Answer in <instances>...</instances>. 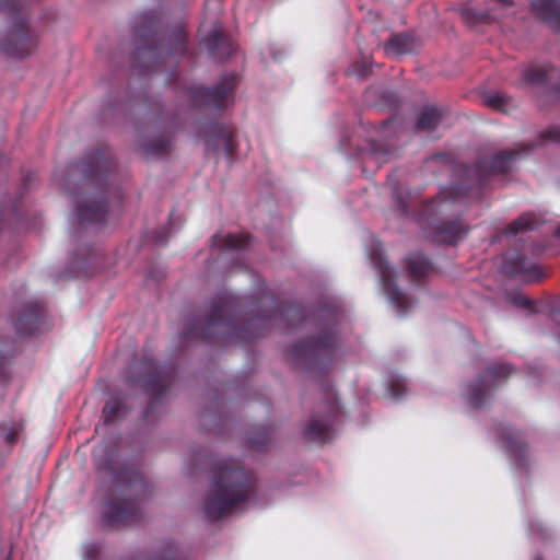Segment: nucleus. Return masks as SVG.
<instances>
[{
  "label": "nucleus",
  "instance_id": "f257e3e1",
  "mask_svg": "<svg viewBox=\"0 0 560 560\" xmlns=\"http://www.w3.org/2000/svg\"><path fill=\"white\" fill-rule=\"evenodd\" d=\"M520 153L518 150H503L492 156L478 159L471 166L456 164L454 156L450 153H436L427 158L424 162H442L454 172L456 182L441 191V195L444 199L455 202L462 198H480L489 177L509 173Z\"/></svg>",
  "mask_w": 560,
  "mask_h": 560
},
{
  "label": "nucleus",
  "instance_id": "f03ea898",
  "mask_svg": "<svg viewBox=\"0 0 560 560\" xmlns=\"http://www.w3.org/2000/svg\"><path fill=\"white\" fill-rule=\"evenodd\" d=\"M366 252L378 271L383 290L389 302L398 311H407L420 289V252L412 250L406 254L400 261L398 271L387 264L383 245L374 236H370Z\"/></svg>",
  "mask_w": 560,
  "mask_h": 560
},
{
  "label": "nucleus",
  "instance_id": "7ed1b4c3",
  "mask_svg": "<svg viewBox=\"0 0 560 560\" xmlns=\"http://www.w3.org/2000/svg\"><path fill=\"white\" fill-rule=\"evenodd\" d=\"M255 479L237 463H221L214 469L203 510L210 520H219L240 508L254 494Z\"/></svg>",
  "mask_w": 560,
  "mask_h": 560
},
{
  "label": "nucleus",
  "instance_id": "20e7f679",
  "mask_svg": "<svg viewBox=\"0 0 560 560\" xmlns=\"http://www.w3.org/2000/svg\"><path fill=\"white\" fill-rule=\"evenodd\" d=\"M513 372V366L508 363H494L489 365L483 373L467 387L466 396L470 406L474 408L482 407L491 390L506 381Z\"/></svg>",
  "mask_w": 560,
  "mask_h": 560
},
{
  "label": "nucleus",
  "instance_id": "39448f33",
  "mask_svg": "<svg viewBox=\"0 0 560 560\" xmlns=\"http://www.w3.org/2000/svg\"><path fill=\"white\" fill-rule=\"evenodd\" d=\"M35 43L36 35L30 30L24 15H21L12 19L1 48L9 56L23 58L30 54Z\"/></svg>",
  "mask_w": 560,
  "mask_h": 560
},
{
  "label": "nucleus",
  "instance_id": "423d86ee",
  "mask_svg": "<svg viewBox=\"0 0 560 560\" xmlns=\"http://www.w3.org/2000/svg\"><path fill=\"white\" fill-rule=\"evenodd\" d=\"M471 226L462 218L455 217L436 221L425 231L427 238L438 245L456 246L467 237Z\"/></svg>",
  "mask_w": 560,
  "mask_h": 560
},
{
  "label": "nucleus",
  "instance_id": "0eeeda50",
  "mask_svg": "<svg viewBox=\"0 0 560 560\" xmlns=\"http://www.w3.org/2000/svg\"><path fill=\"white\" fill-rule=\"evenodd\" d=\"M420 192L417 185L400 182L394 190V211L404 221L417 222Z\"/></svg>",
  "mask_w": 560,
  "mask_h": 560
},
{
  "label": "nucleus",
  "instance_id": "6e6552de",
  "mask_svg": "<svg viewBox=\"0 0 560 560\" xmlns=\"http://www.w3.org/2000/svg\"><path fill=\"white\" fill-rule=\"evenodd\" d=\"M233 89L234 78L225 75L213 89L200 88L196 90L194 102L199 106L222 108L230 103Z\"/></svg>",
  "mask_w": 560,
  "mask_h": 560
},
{
  "label": "nucleus",
  "instance_id": "1a4fd4ad",
  "mask_svg": "<svg viewBox=\"0 0 560 560\" xmlns=\"http://www.w3.org/2000/svg\"><path fill=\"white\" fill-rule=\"evenodd\" d=\"M139 513V503L129 494H115L106 504L104 516L110 524H125L133 521Z\"/></svg>",
  "mask_w": 560,
  "mask_h": 560
},
{
  "label": "nucleus",
  "instance_id": "9d476101",
  "mask_svg": "<svg viewBox=\"0 0 560 560\" xmlns=\"http://www.w3.org/2000/svg\"><path fill=\"white\" fill-rule=\"evenodd\" d=\"M503 271L526 282L538 281L542 277L539 267L523 255L505 259Z\"/></svg>",
  "mask_w": 560,
  "mask_h": 560
},
{
  "label": "nucleus",
  "instance_id": "9b49d317",
  "mask_svg": "<svg viewBox=\"0 0 560 560\" xmlns=\"http://www.w3.org/2000/svg\"><path fill=\"white\" fill-rule=\"evenodd\" d=\"M336 345V338L332 335H324L315 340L303 342L294 348L295 358H306L308 360L318 359L326 354Z\"/></svg>",
  "mask_w": 560,
  "mask_h": 560
},
{
  "label": "nucleus",
  "instance_id": "f8f14e48",
  "mask_svg": "<svg viewBox=\"0 0 560 560\" xmlns=\"http://www.w3.org/2000/svg\"><path fill=\"white\" fill-rule=\"evenodd\" d=\"M75 213L80 222H100L105 213V203L96 198L78 199Z\"/></svg>",
  "mask_w": 560,
  "mask_h": 560
},
{
  "label": "nucleus",
  "instance_id": "ddd939ff",
  "mask_svg": "<svg viewBox=\"0 0 560 560\" xmlns=\"http://www.w3.org/2000/svg\"><path fill=\"white\" fill-rule=\"evenodd\" d=\"M500 440L504 447L518 467H524V460L527 454V445L521 440L518 432L512 429H504L500 433Z\"/></svg>",
  "mask_w": 560,
  "mask_h": 560
},
{
  "label": "nucleus",
  "instance_id": "4468645a",
  "mask_svg": "<svg viewBox=\"0 0 560 560\" xmlns=\"http://www.w3.org/2000/svg\"><path fill=\"white\" fill-rule=\"evenodd\" d=\"M532 10L552 28L560 30V0H533Z\"/></svg>",
  "mask_w": 560,
  "mask_h": 560
},
{
  "label": "nucleus",
  "instance_id": "2eb2a0df",
  "mask_svg": "<svg viewBox=\"0 0 560 560\" xmlns=\"http://www.w3.org/2000/svg\"><path fill=\"white\" fill-rule=\"evenodd\" d=\"M558 75V70L547 65H530L523 72V79L528 84L547 85L551 83Z\"/></svg>",
  "mask_w": 560,
  "mask_h": 560
},
{
  "label": "nucleus",
  "instance_id": "dca6fc26",
  "mask_svg": "<svg viewBox=\"0 0 560 560\" xmlns=\"http://www.w3.org/2000/svg\"><path fill=\"white\" fill-rule=\"evenodd\" d=\"M446 114L445 108L434 103H422V132L435 130Z\"/></svg>",
  "mask_w": 560,
  "mask_h": 560
},
{
  "label": "nucleus",
  "instance_id": "f3484780",
  "mask_svg": "<svg viewBox=\"0 0 560 560\" xmlns=\"http://www.w3.org/2000/svg\"><path fill=\"white\" fill-rule=\"evenodd\" d=\"M540 223V219L535 213H523L505 228L504 233L510 236H515L518 233L538 229Z\"/></svg>",
  "mask_w": 560,
  "mask_h": 560
},
{
  "label": "nucleus",
  "instance_id": "a211bd4d",
  "mask_svg": "<svg viewBox=\"0 0 560 560\" xmlns=\"http://www.w3.org/2000/svg\"><path fill=\"white\" fill-rule=\"evenodd\" d=\"M305 435L310 440L323 443L330 438V427L326 420L312 419L305 428Z\"/></svg>",
  "mask_w": 560,
  "mask_h": 560
},
{
  "label": "nucleus",
  "instance_id": "6ab92c4d",
  "mask_svg": "<svg viewBox=\"0 0 560 560\" xmlns=\"http://www.w3.org/2000/svg\"><path fill=\"white\" fill-rule=\"evenodd\" d=\"M412 40L407 34H398L392 36L389 42L384 46V50L388 56L399 57L410 50Z\"/></svg>",
  "mask_w": 560,
  "mask_h": 560
},
{
  "label": "nucleus",
  "instance_id": "aec40b11",
  "mask_svg": "<svg viewBox=\"0 0 560 560\" xmlns=\"http://www.w3.org/2000/svg\"><path fill=\"white\" fill-rule=\"evenodd\" d=\"M483 103L488 107L502 113H508L509 109L513 106L512 97L501 92H492L485 95Z\"/></svg>",
  "mask_w": 560,
  "mask_h": 560
},
{
  "label": "nucleus",
  "instance_id": "412c9836",
  "mask_svg": "<svg viewBox=\"0 0 560 560\" xmlns=\"http://www.w3.org/2000/svg\"><path fill=\"white\" fill-rule=\"evenodd\" d=\"M462 18L463 21L468 26H476L478 24H490L492 21V15L487 11H477L472 8H464L462 9Z\"/></svg>",
  "mask_w": 560,
  "mask_h": 560
},
{
  "label": "nucleus",
  "instance_id": "4be33fe9",
  "mask_svg": "<svg viewBox=\"0 0 560 560\" xmlns=\"http://www.w3.org/2000/svg\"><path fill=\"white\" fill-rule=\"evenodd\" d=\"M170 145V138L161 135L156 136L149 140H143L141 142V148L145 153L149 154H160L164 152Z\"/></svg>",
  "mask_w": 560,
  "mask_h": 560
},
{
  "label": "nucleus",
  "instance_id": "5701e85b",
  "mask_svg": "<svg viewBox=\"0 0 560 560\" xmlns=\"http://www.w3.org/2000/svg\"><path fill=\"white\" fill-rule=\"evenodd\" d=\"M217 141L219 144H224L222 155L226 159H231L236 150V144L232 132L225 128H221L217 132Z\"/></svg>",
  "mask_w": 560,
  "mask_h": 560
},
{
  "label": "nucleus",
  "instance_id": "b1692460",
  "mask_svg": "<svg viewBox=\"0 0 560 560\" xmlns=\"http://www.w3.org/2000/svg\"><path fill=\"white\" fill-rule=\"evenodd\" d=\"M388 151L382 145L372 144L369 151H365L362 155L363 161L366 162H375L376 164L384 163L387 160Z\"/></svg>",
  "mask_w": 560,
  "mask_h": 560
},
{
  "label": "nucleus",
  "instance_id": "393cba45",
  "mask_svg": "<svg viewBox=\"0 0 560 560\" xmlns=\"http://www.w3.org/2000/svg\"><path fill=\"white\" fill-rule=\"evenodd\" d=\"M222 245L228 249H243L248 245V238L244 235L229 234L224 237Z\"/></svg>",
  "mask_w": 560,
  "mask_h": 560
},
{
  "label": "nucleus",
  "instance_id": "a878e982",
  "mask_svg": "<svg viewBox=\"0 0 560 560\" xmlns=\"http://www.w3.org/2000/svg\"><path fill=\"white\" fill-rule=\"evenodd\" d=\"M408 393L407 384L401 380L394 381L388 387V394L392 400L399 401L401 400Z\"/></svg>",
  "mask_w": 560,
  "mask_h": 560
},
{
  "label": "nucleus",
  "instance_id": "bb28decb",
  "mask_svg": "<svg viewBox=\"0 0 560 560\" xmlns=\"http://www.w3.org/2000/svg\"><path fill=\"white\" fill-rule=\"evenodd\" d=\"M510 301L516 307L527 310L532 313L535 312V302L523 293L517 292L512 294Z\"/></svg>",
  "mask_w": 560,
  "mask_h": 560
},
{
  "label": "nucleus",
  "instance_id": "cd10ccee",
  "mask_svg": "<svg viewBox=\"0 0 560 560\" xmlns=\"http://www.w3.org/2000/svg\"><path fill=\"white\" fill-rule=\"evenodd\" d=\"M222 28L220 25H214L208 37L205 39L207 47L211 51H215L222 42Z\"/></svg>",
  "mask_w": 560,
  "mask_h": 560
},
{
  "label": "nucleus",
  "instance_id": "c85d7f7f",
  "mask_svg": "<svg viewBox=\"0 0 560 560\" xmlns=\"http://www.w3.org/2000/svg\"><path fill=\"white\" fill-rule=\"evenodd\" d=\"M549 142L560 144V127H552L542 131L538 142L535 145H544Z\"/></svg>",
  "mask_w": 560,
  "mask_h": 560
},
{
  "label": "nucleus",
  "instance_id": "c756f323",
  "mask_svg": "<svg viewBox=\"0 0 560 560\" xmlns=\"http://www.w3.org/2000/svg\"><path fill=\"white\" fill-rule=\"evenodd\" d=\"M119 404L117 401H108L104 409L103 415L105 417L106 421H110L115 418L116 413L118 412Z\"/></svg>",
  "mask_w": 560,
  "mask_h": 560
},
{
  "label": "nucleus",
  "instance_id": "7c9ffc66",
  "mask_svg": "<svg viewBox=\"0 0 560 560\" xmlns=\"http://www.w3.org/2000/svg\"><path fill=\"white\" fill-rule=\"evenodd\" d=\"M207 149L212 150L218 153V155H222L224 150V144H219L217 141V133L210 135L206 140Z\"/></svg>",
  "mask_w": 560,
  "mask_h": 560
},
{
  "label": "nucleus",
  "instance_id": "2f4dec72",
  "mask_svg": "<svg viewBox=\"0 0 560 560\" xmlns=\"http://www.w3.org/2000/svg\"><path fill=\"white\" fill-rule=\"evenodd\" d=\"M83 559L95 560L98 552V547L95 544H88L83 547Z\"/></svg>",
  "mask_w": 560,
  "mask_h": 560
},
{
  "label": "nucleus",
  "instance_id": "473e14b6",
  "mask_svg": "<svg viewBox=\"0 0 560 560\" xmlns=\"http://www.w3.org/2000/svg\"><path fill=\"white\" fill-rule=\"evenodd\" d=\"M421 268H422V279L424 278V276L430 271L431 269V262L424 257L422 256V265H421Z\"/></svg>",
  "mask_w": 560,
  "mask_h": 560
},
{
  "label": "nucleus",
  "instance_id": "72a5a7b5",
  "mask_svg": "<svg viewBox=\"0 0 560 560\" xmlns=\"http://www.w3.org/2000/svg\"><path fill=\"white\" fill-rule=\"evenodd\" d=\"M552 316L556 322H560V311L553 312Z\"/></svg>",
  "mask_w": 560,
  "mask_h": 560
},
{
  "label": "nucleus",
  "instance_id": "f704fd0d",
  "mask_svg": "<svg viewBox=\"0 0 560 560\" xmlns=\"http://www.w3.org/2000/svg\"><path fill=\"white\" fill-rule=\"evenodd\" d=\"M184 39H185L184 34H179V35H178V38H177L178 44H183V43H184Z\"/></svg>",
  "mask_w": 560,
  "mask_h": 560
},
{
  "label": "nucleus",
  "instance_id": "c9c22d12",
  "mask_svg": "<svg viewBox=\"0 0 560 560\" xmlns=\"http://www.w3.org/2000/svg\"><path fill=\"white\" fill-rule=\"evenodd\" d=\"M555 236L560 238V225L555 230Z\"/></svg>",
  "mask_w": 560,
  "mask_h": 560
},
{
  "label": "nucleus",
  "instance_id": "e433bc0d",
  "mask_svg": "<svg viewBox=\"0 0 560 560\" xmlns=\"http://www.w3.org/2000/svg\"><path fill=\"white\" fill-rule=\"evenodd\" d=\"M137 488H138V486H137V485H131V489H130V491H129V492H133V491H136V490H137Z\"/></svg>",
  "mask_w": 560,
  "mask_h": 560
},
{
  "label": "nucleus",
  "instance_id": "4c0bfd02",
  "mask_svg": "<svg viewBox=\"0 0 560 560\" xmlns=\"http://www.w3.org/2000/svg\"><path fill=\"white\" fill-rule=\"evenodd\" d=\"M532 148H522V153H527Z\"/></svg>",
  "mask_w": 560,
  "mask_h": 560
},
{
  "label": "nucleus",
  "instance_id": "58836bf2",
  "mask_svg": "<svg viewBox=\"0 0 560 560\" xmlns=\"http://www.w3.org/2000/svg\"><path fill=\"white\" fill-rule=\"evenodd\" d=\"M424 211H425V205H424V202L422 201V210H421L422 217L424 215Z\"/></svg>",
  "mask_w": 560,
  "mask_h": 560
},
{
  "label": "nucleus",
  "instance_id": "ea45409f",
  "mask_svg": "<svg viewBox=\"0 0 560 560\" xmlns=\"http://www.w3.org/2000/svg\"><path fill=\"white\" fill-rule=\"evenodd\" d=\"M536 560H541V558H537Z\"/></svg>",
  "mask_w": 560,
  "mask_h": 560
}]
</instances>
